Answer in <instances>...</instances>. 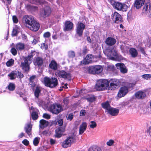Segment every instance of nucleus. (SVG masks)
Returning a JSON list of instances; mask_svg holds the SVG:
<instances>
[{
  "label": "nucleus",
  "instance_id": "11",
  "mask_svg": "<svg viewBox=\"0 0 151 151\" xmlns=\"http://www.w3.org/2000/svg\"><path fill=\"white\" fill-rule=\"evenodd\" d=\"M55 74L57 76L61 78L68 79V80H69L71 79L70 74L63 70H58L56 73Z\"/></svg>",
  "mask_w": 151,
  "mask_h": 151
},
{
  "label": "nucleus",
  "instance_id": "59",
  "mask_svg": "<svg viewBox=\"0 0 151 151\" xmlns=\"http://www.w3.org/2000/svg\"><path fill=\"white\" fill-rule=\"evenodd\" d=\"M41 47L42 49H44L46 50L47 49L48 47L47 45H46L45 43H42L41 44Z\"/></svg>",
  "mask_w": 151,
  "mask_h": 151
},
{
  "label": "nucleus",
  "instance_id": "38",
  "mask_svg": "<svg viewBox=\"0 0 151 151\" xmlns=\"http://www.w3.org/2000/svg\"><path fill=\"white\" fill-rule=\"evenodd\" d=\"M89 151H102L101 149L99 147L94 146L89 149Z\"/></svg>",
  "mask_w": 151,
  "mask_h": 151
},
{
  "label": "nucleus",
  "instance_id": "9",
  "mask_svg": "<svg viewBox=\"0 0 151 151\" xmlns=\"http://www.w3.org/2000/svg\"><path fill=\"white\" fill-rule=\"evenodd\" d=\"M103 68L101 65H95L91 67L89 69L88 72L92 74H99L102 72Z\"/></svg>",
  "mask_w": 151,
  "mask_h": 151
},
{
  "label": "nucleus",
  "instance_id": "8",
  "mask_svg": "<svg viewBox=\"0 0 151 151\" xmlns=\"http://www.w3.org/2000/svg\"><path fill=\"white\" fill-rule=\"evenodd\" d=\"M35 20L34 17L32 16L26 15L23 16L22 21L27 27V26L30 25Z\"/></svg>",
  "mask_w": 151,
  "mask_h": 151
},
{
  "label": "nucleus",
  "instance_id": "62",
  "mask_svg": "<svg viewBox=\"0 0 151 151\" xmlns=\"http://www.w3.org/2000/svg\"><path fill=\"white\" fill-rule=\"evenodd\" d=\"M42 134L45 135H49V131L48 130L44 131L42 132Z\"/></svg>",
  "mask_w": 151,
  "mask_h": 151
},
{
  "label": "nucleus",
  "instance_id": "64",
  "mask_svg": "<svg viewBox=\"0 0 151 151\" xmlns=\"http://www.w3.org/2000/svg\"><path fill=\"white\" fill-rule=\"evenodd\" d=\"M50 144L51 145H53L55 143V140L52 139H50Z\"/></svg>",
  "mask_w": 151,
  "mask_h": 151
},
{
  "label": "nucleus",
  "instance_id": "32",
  "mask_svg": "<svg viewBox=\"0 0 151 151\" xmlns=\"http://www.w3.org/2000/svg\"><path fill=\"white\" fill-rule=\"evenodd\" d=\"M129 52L132 57L135 58L137 56L138 53L136 49L134 48H132L129 50Z\"/></svg>",
  "mask_w": 151,
  "mask_h": 151
},
{
  "label": "nucleus",
  "instance_id": "33",
  "mask_svg": "<svg viewBox=\"0 0 151 151\" xmlns=\"http://www.w3.org/2000/svg\"><path fill=\"white\" fill-rule=\"evenodd\" d=\"M102 106L103 108L105 109L106 111L108 112L109 109L111 108L110 105L108 101L102 104Z\"/></svg>",
  "mask_w": 151,
  "mask_h": 151
},
{
  "label": "nucleus",
  "instance_id": "12",
  "mask_svg": "<svg viewBox=\"0 0 151 151\" xmlns=\"http://www.w3.org/2000/svg\"><path fill=\"white\" fill-rule=\"evenodd\" d=\"M110 83L109 88L111 89H114L116 87L119 86L121 84L120 81L117 79H112L109 81Z\"/></svg>",
  "mask_w": 151,
  "mask_h": 151
},
{
  "label": "nucleus",
  "instance_id": "47",
  "mask_svg": "<svg viewBox=\"0 0 151 151\" xmlns=\"http://www.w3.org/2000/svg\"><path fill=\"white\" fill-rule=\"evenodd\" d=\"M142 77L144 79L146 80H148L151 78V75L148 74H145L142 76Z\"/></svg>",
  "mask_w": 151,
  "mask_h": 151
},
{
  "label": "nucleus",
  "instance_id": "44",
  "mask_svg": "<svg viewBox=\"0 0 151 151\" xmlns=\"http://www.w3.org/2000/svg\"><path fill=\"white\" fill-rule=\"evenodd\" d=\"M91 124L90 125V127L92 129H93L94 128L96 127L97 126V124L95 122L93 121H91L90 122Z\"/></svg>",
  "mask_w": 151,
  "mask_h": 151
},
{
  "label": "nucleus",
  "instance_id": "41",
  "mask_svg": "<svg viewBox=\"0 0 151 151\" xmlns=\"http://www.w3.org/2000/svg\"><path fill=\"white\" fill-rule=\"evenodd\" d=\"M26 8L27 9H36L37 7L31 4H27L26 6Z\"/></svg>",
  "mask_w": 151,
  "mask_h": 151
},
{
  "label": "nucleus",
  "instance_id": "22",
  "mask_svg": "<svg viewBox=\"0 0 151 151\" xmlns=\"http://www.w3.org/2000/svg\"><path fill=\"white\" fill-rule=\"evenodd\" d=\"M32 3L34 4H39L42 7L47 6V3L44 0H33Z\"/></svg>",
  "mask_w": 151,
  "mask_h": 151
},
{
  "label": "nucleus",
  "instance_id": "26",
  "mask_svg": "<svg viewBox=\"0 0 151 151\" xmlns=\"http://www.w3.org/2000/svg\"><path fill=\"white\" fill-rule=\"evenodd\" d=\"M87 127V124L85 122H83L82 124L80 125L79 127V134H82L86 130Z\"/></svg>",
  "mask_w": 151,
  "mask_h": 151
},
{
  "label": "nucleus",
  "instance_id": "13",
  "mask_svg": "<svg viewBox=\"0 0 151 151\" xmlns=\"http://www.w3.org/2000/svg\"><path fill=\"white\" fill-rule=\"evenodd\" d=\"M85 27V25L82 22H78L76 25V32L79 36L81 37L82 35Z\"/></svg>",
  "mask_w": 151,
  "mask_h": 151
},
{
  "label": "nucleus",
  "instance_id": "60",
  "mask_svg": "<svg viewBox=\"0 0 151 151\" xmlns=\"http://www.w3.org/2000/svg\"><path fill=\"white\" fill-rule=\"evenodd\" d=\"M18 32L17 31V29H13L12 33V36H14L16 35Z\"/></svg>",
  "mask_w": 151,
  "mask_h": 151
},
{
  "label": "nucleus",
  "instance_id": "10",
  "mask_svg": "<svg viewBox=\"0 0 151 151\" xmlns=\"http://www.w3.org/2000/svg\"><path fill=\"white\" fill-rule=\"evenodd\" d=\"M40 27L39 23L35 19L30 25L27 26V28L32 31L36 32L39 29Z\"/></svg>",
  "mask_w": 151,
  "mask_h": 151
},
{
  "label": "nucleus",
  "instance_id": "57",
  "mask_svg": "<svg viewBox=\"0 0 151 151\" xmlns=\"http://www.w3.org/2000/svg\"><path fill=\"white\" fill-rule=\"evenodd\" d=\"M22 143L26 146H27L29 144V141L27 139H24L22 142Z\"/></svg>",
  "mask_w": 151,
  "mask_h": 151
},
{
  "label": "nucleus",
  "instance_id": "25",
  "mask_svg": "<svg viewBox=\"0 0 151 151\" xmlns=\"http://www.w3.org/2000/svg\"><path fill=\"white\" fill-rule=\"evenodd\" d=\"M51 12L50 10H42L40 13V16L45 18L48 17L50 14Z\"/></svg>",
  "mask_w": 151,
  "mask_h": 151
},
{
  "label": "nucleus",
  "instance_id": "45",
  "mask_svg": "<svg viewBox=\"0 0 151 151\" xmlns=\"http://www.w3.org/2000/svg\"><path fill=\"white\" fill-rule=\"evenodd\" d=\"M74 115L73 113L67 115L66 116V119L68 120L71 121L73 118Z\"/></svg>",
  "mask_w": 151,
  "mask_h": 151
},
{
  "label": "nucleus",
  "instance_id": "23",
  "mask_svg": "<svg viewBox=\"0 0 151 151\" xmlns=\"http://www.w3.org/2000/svg\"><path fill=\"white\" fill-rule=\"evenodd\" d=\"M135 97L139 99H142L145 97L146 94L145 92L142 91H139L135 94Z\"/></svg>",
  "mask_w": 151,
  "mask_h": 151
},
{
  "label": "nucleus",
  "instance_id": "28",
  "mask_svg": "<svg viewBox=\"0 0 151 151\" xmlns=\"http://www.w3.org/2000/svg\"><path fill=\"white\" fill-rule=\"evenodd\" d=\"M91 55H88L81 62V64L83 65H86L88 64L92 60Z\"/></svg>",
  "mask_w": 151,
  "mask_h": 151
},
{
  "label": "nucleus",
  "instance_id": "4",
  "mask_svg": "<svg viewBox=\"0 0 151 151\" xmlns=\"http://www.w3.org/2000/svg\"><path fill=\"white\" fill-rule=\"evenodd\" d=\"M44 82L46 86L53 88L57 85L58 81L57 78H55L52 77L50 79L45 77L44 78Z\"/></svg>",
  "mask_w": 151,
  "mask_h": 151
},
{
  "label": "nucleus",
  "instance_id": "39",
  "mask_svg": "<svg viewBox=\"0 0 151 151\" xmlns=\"http://www.w3.org/2000/svg\"><path fill=\"white\" fill-rule=\"evenodd\" d=\"M32 118L34 120L37 119L38 118V113L36 111H33L31 114Z\"/></svg>",
  "mask_w": 151,
  "mask_h": 151
},
{
  "label": "nucleus",
  "instance_id": "40",
  "mask_svg": "<svg viewBox=\"0 0 151 151\" xmlns=\"http://www.w3.org/2000/svg\"><path fill=\"white\" fill-rule=\"evenodd\" d=\"M15 88V85L13 83H10L8 86V88L10 91H13L14 90Z\"/></svg>",
  "mask_w": 151,
  "mask_h": 151
},
{
  "label": "nucleus",
  "instance_id": "36",
  "mask_svg": "<svg viewBox=\"0 0 151 151\" xmlns=\"http://www.w3.org/2000/svg\"><path fill=\"white\" fill-rule=\"evenodd\" d=\"M36 76L35 75L32 76L30 77L29 78V84H30L32 87L34 86L35 84L34 82V80Z\"/></svg>",
  "mask_w": 151,
  "mask_h": 151
},
{
  "label": "nucleus",
  "instance_id": "56",
  "mask_svg": "<svg viewBox=\"0 0 151 151\" xmlns=\"http://www.w3.org/2000/svg\"><path fill=\"white\" fill-rule=\"evenodd\" d=\"M43 117L47 119H49L50 118V115L47 114L45 113L43 114Z\"/></svg>",
  "mask_w": 151,
  "mask_h": 151
},
{
  "label": "nucleus",
  "instance_id": "2",
  "mask_svg": "<svg viewBox=\"0 0 151 151\" xmlns=\"http://www.w3.org/2000/svg\"><path fill=\"white\" fill-rule=\"evenodd\" d=\"M32 55H29L24 57L23 60L21 62L20 67L23 70L26 72H28L29 69V65L32 62Z\"/></svg>",
  "mask_w": 151,
  "mask_h": 151
},
{
  "label": "nucleus",
  "instance_id": "20",
  "mask_svg": "<svg viewBox=\"0 0 151 151\" xmlns=\"http://www.w3.org/2000/svg\"><path fill=\"white\" fill-rule=\"evenodd\" d=\"M73 27V23L69 21L65 22V24L64 30L65 31H69L71 30Z\"/></svg>",
  "mask_w": 151,
  "mask_h": 151
},
{
  "label": "nucleus",
  "instance_id": "42",
  "mask_svg": "<svg viewBox=\"0 0 151 151\" xmlns=\"http://www.w3.org/2000/svg\"><path fill=\"white\" fill-rule=\"evenodd\" d=\"M14 60L11 59L7 62L6 65L8 67H10L14 64Z\"/></svg>",
  "mask_w": 151,
  "mask_h": 151
},
{
  "label": "nucleus",
  "instance_id": "18",
  "mask_svg": "<svg viewBox=\"0 0 151 151\" xmlns=\"http://www.w3.org/2000/svg\"><path fill=\"white\" fill-rule=\"evenodd\" d=\"M116 66L117 69H119L121 72L123 73H125L127 72V70L126 66L123 63H118L116 64Z\"/></svg>",
  "mask_w": 151,
  "mask_h": 151
},
{
  "label": "nucleus",
  "instance_id": "21",
  "mask_svg": "<svg viewBox=\"0 0 151 151\" xmlns=\"http://www.w3.org/2000/svg\"><path fill=\"white\" fill-rule=\"evenodd\" d=\"M107 113L112 116L117 115L119 113V110L118 109L111 107Z\"/></svg>",
  "mask_w": 151,
  "mask_h": 151
},
{
  "label": "nucleus",
  "instance_id": "37",
  "mask_svg": "<svg viewBox=\"0 0 151 151\" xmlns=\"http://www.w3.org/2000/svg\"><path fill=\"white\" fill-rule=\"evenodd\" d=\"M41 91V89L39 87H37L36 88L34 93L35 96L37 98H38Z\"/></svg>",
  "mask_w": 151,
  "mask_h": 151
},
{
  "label": "nucleus",
  "instance_id": "5",
  "mask_svg": "<svg viewBox=\"0 0 151 151\" xmlns=\"http://www.w3.org/2000/svg\"><path fill=\"white\" fill-rule=\"evenodd\" d=\"M63 110V106L60 104L52 105L49 108V111L52 113L58 114Z\"/></svg>",
  "mask_w": 151,
  "mask_h": 151
},
{
  "label": "nucleus",
  "instance_id": "34",
  "mask_svg": "<svg viewBox=\"0 0 151 151\" xmlns=\"http://www.w3.org/2000/svg\"><path fill=\"white\" fill-rule=\"evenodd\" d=\"M120 48L123 52H127L129 49V47L126 46V45L124 43L122 44L121 45Z\"/></svg>",
  "mask_w": 151,
  "mask_h": 151
},
{
  "label": "nucleus",
  "instance_id": "51",
  "mask_svg": "<svg viewBox=\"0 0 151 151\" xmlns=\"http://www.w3.org/2000/svg\"><path fill=\"white\" fill-rule=\"evenodd\" d=\"M87 101L90 102H93L95 99V97L94 96H92L86 99Z\"/></svg>",
  "mask_w": 151,
  "mask_h": 151
},
{
  "label": "nucleus",
  "instance_id": "46",
  "mask_svg": "<svg viewBox=\"0 0 151 151\" xmlns=\"http://www.w3.org/2000/svg\"><path fill=\"white\" fill-rule=\"evenodd\" d=\"M17 50L15 47H12L11 49V52L13 55H15L17 53Z\"/></svg>",
  "mask_w": 151,
  "mask_h": 151
},
{
  "label": "nucleus",
  "instance_id": "48",
  "mask_svg": "<svg viewBox=\"0 0 151 151\" xmlns=\"http://www.w3.org/2000/svg\"><path fill=\"white\" fill-rule=\"evenodd\" d=\"M68 55L69 58H73L75 56V53L73 51H70L68 52Z\"/></svg>",
  "mask_w": 151,
  "mask_h": 151
},
{
  "label": "nucleus",
  "instance_id": "35",
  "mask_svg": "<svg viewBox=\"0 0 151 151\" xmlns=\"http://www.w3.org/2000/svg\"><path fill=\"white\" fill-rule=\"evenodd\" d=\"M143 0H136L134 4V6L136 7L137 9H139L141 6L142 3L141 2H142Z\"/></svg>",
  "mask_w": 151,
  "mask_h": 151
},
{
  "label": "nucleus",
  "instance_id": "53",
  "mask_svg": "<svg viewBox=\"0 0 151 151\" xmlns=\"http://www.w3.org/2000/svg\"><path fill=\"white\" fill-rule=\"evenodd\" d=\"M114 66L111 65H108L107 69L108 70L113 71L114 69Z\"/></svg>",
  "mask_w": 151,
  "mask_h": 151
},
{
  "label": "nucleus",
  "instance_id": "6",
  "mask_svg": "<svg viewBox=\"0 0 151 151\" xmlns=\"http://www.w3.org/2000/svg\"><path fill=\"white\" fill-rule=\"evenodd\" d=\"M8 76L10 80H13L16 78L21 79L24 77V75L22 72L18 70H14L9 73Z\"/></svg>",
  "mask_w": 151,
  "mask_h": 151
},
{
  "label": "nucleus",
  "instance_id": "43",
  "mask_svg": "<svg viewBox=\"0 0 151 151\" xmlns=\"http://www.w3.org/2000/svg\"><path fill=\"white\" fill-rule=\"evenodd\" d=\"M40 138L39 137H36L34 139L33 141V144L35 146H37L39 144Z\"/></svg>",
  "mask_w": 151,
  "mask_h": 151
},
{
  "label": "nucleus",
  "instance_id": "52",
  "mask_svg": "<svg viewBox=\"0 0 151 151\" xmlns=\"http://www.w3.org/2000/svg\"><path fill=\"white\" fill-rule=\"evenodd\" d=\"M144 13L146 14L150 17H151V10H144Z\"/></svg>",
  "mask_w": 151,
  "mask_h": 151
},
{
  "label": "nucleus",
  "instance_id": "17",
  "mask_svg": "<svg viewBox=\"0 0 151 151\" xmlns=\"http://www.w3.org/2000/svg\"><path fill=\"white\" fill-rule=\"evenodd\" d=\"M65 127H60L57 129L55 131V137L57 138H60L64 132L65 131Z\"/></svg>",
  "mask_w": 151,
  "mask_h": 151
},
{
  "label": "nucleus",
  "instance_id": "3",
  "mask_svg": "<svg viewBox=\"0 0 151 151\" xmlns=\"http://www.w3.org/2000/svg\"><path fill=\"white\" fill-rule=\"evenodd\" d=\"M109 1L114 9H127L129 8V6L125 3H122L115 0H108Z\"/></svg>",
  "mask_w": 151,
  "mask_h": 151
},
{
  "label": "nucleus",
  "instance_id": "27",
  "mask_svg": "<svg viewBox=\"0 0 151 151\" xmlns=\"http://www.w3.org/2000/svg\"><path fill=\"white\" fill-rule=\"evenodd\" d=\"M34 64L35 65L38 66H41L43 63V61L42 58L38 57L37 58L34 62Z\"/></svg>",
  "mask_w": 151,
  "mask_h": 151
},
{
  "label": "nucleus",
  "instance_id": "24",
  "mask_svg": "<svg viewBox=\"0 0 151 151\" xmlns=\"http://www.w3.org/2000/svg\"><path fill=\"white\" fill-rule=\"evenodd\" d=\"M58 64L54 60H52L49 65V68L53 70H56L58 69Z\"/></svg>",
  "mask_w": 151,
  "mask_h": 151
},
{
  "label": "nucleus",
  "instance_id": "16",
  "mask_svg": "<svg viewBox=\"0 0 151 151\" xmlns=\"http://www.w3.org/2000/svg\"><path fill=\"white\" fill-rule=\"evenodd\" d=\"M112 18L113 19H115L114 22L115 23L118 24L121 22L122 20V17L121 15L117 13L114 12L111 15Z\"/></svg>",
  "mask_w": 151,
  "mask_h": 151
},
{
  "label": "nucleus",
  "instance_id": "55",
  "mask_svg": "<svg viewBox=\"0 0 151 151\" xmlns=\"http://www.w3.org/2000/svg\"><path fill=\"white\" fill-rule=\"evenodd\" d=\"M50 36V34L49 32H47L45 33L43 35V36L45 38H48Z\"/></svg>",
  "mask_w": 151,
  "mask_h": 151
},
{
  "label": "nucleus",
  "instance_id": "19",
  "mask_svg": "<svg viewBox=\"0 0 151 151\" xmlns=\"http://www.w3.org/2000/svg\"><path fill=\"white\" fill-rule=\"evenodd\" d=\"M116 41L115 39L111 37H108L106 39L105 43L108 45L112 46L115 44Z\"/></svg>",
  "mask_w": 151,
  "mask_h": 151
},
{
  "label": "nucleus",
  "instance_id": "14",
  "mask_svg": "<svg viewBox=\"0 0 151 151\" xmlns=\"http://www.w3.org/2000/svg\"><path fill=\"white\" fill-rule=\"evenodd\" d=\"M107 56L110 60H115L117 56L116 50L114 48H112L110 51L109 52Z\"/></svg>",
  "mask_w": 151,
  "mask_h": 151
},
{
  "label": "nucleus",
  "instance_id": "1",
  "mask_svg": "<svg viewBox=\"0 0 151 151\" xmlns=\"http://www.w3.org/2000/svg\"><path fill=\"white\" fill-rule=\"evenodd\" d=\"M109 82L106 79H100L97 81L95 86L97 91H103L109 87Z\"/></svg>",
  "mask_w": 151,
  "mask_h": 151
},
{
  "label": "nucleus",
  "instance_id": "15",
  "mask_svg": "<svg viewBox=\"0 0 151 151\" xmlns=\"http://www.w3.org/2000/svg\"><path fill=\"white\" fill-rule=\"evenodd\" d=\"M128 90L126 86L121 87L118 93V96L119 97L121 98L125 96L128 92Z\"/></svg>",
  "mask_w": 151,
  "mask_h": 151
},
{
  "label": "nucleus",
  "instance_id": "58",
  "mask_svg": "<svg viewBox=\"0 0 151 151\" xmlns=\"http://www.w3.org/2000/svg\"><path fill=\"white\" fill-rule=\"evenodd\" d=\"M69 102V100L67 98H64L63 100V102L64 104L65 105H67L68 104Z\"/></svg>",
  "mask_w": 151,
  "mask_h": 151
},
{
  "label": "nucleus",
  "instance_id": "31",
  "mask_svg": "<svg viewBox=\"0 0 151 151\" xmlns=\"http://www.w3.org/2000/svg\"><path fill=\"white\" fill-rule=\"evenodd\" d=\"M40 127L41 128H43L48 126L49 124L48 122L44 119L41 120L40 121Z\"/></svg>",
  "mask_w": 151,
  "mask_h": 151
},
{
  "label": "nucleus",
  "instance_id": "30",
  "mask_svg": "<svg viewBox=\"0 0 151 151\" xmlns=\"http://www.w3.org/2000/svg\"><path fill=\"white\" fill-rule=\"evenodd\" d=\"M15 47L18 51L22 50H23L24 48V45L22 43H18L16 44Z\"/></svg>",
  "mask_w": 151,
  "mask_h": 151
},
{
  "label": "nucleus",
  "instance_id": "50",
  "mask_svg": "<svg viewBox=\"0 0 151 151\" xmlns=\"http://www.w3.org/2000/svg\"><path fill=\"white\" fill-rule=\"evenodd\" d=\"M151 9V6H150V3H148L146 4L143 8V9Z\"/></svg>",
  "mask_w": 151,
  "mask_h": 151
},
{
  "label": "nucleus",
  "instance_id": "63",
  "mask_svg": "<svg viewBox=\"0 0 151 151\" xmlns=\"http://www.w3.org/2000/svg\"><path fill=\"white\" fill-rule=\"evenodd\" d=\"M88 51V50L87 49L86 47H84L83 48V50L82 53L83 55H85L87 52Z\"/></svg>",
  "mask_w": 151,
  "mask_h": 151
},
{
  "label": "nucleus",
  "instance_id": "7",
  "mask_svg": "<svg viewBox=\"0 0 151 151\" xmlns=\"http://www.w3.org/2000/svg\"><path fill=\"white\" fill-rule=\"evenodd\" d=\"M76 137H67L62 143V146L64 148H66L71 146V144L75 142Z\"/></svg>",
  "mask_w": 151,
  "mask_h": 151
},
{
  "label": "nucleus",
  "instance_id": "29",
  "mask_svg": "<svg viewBox=\"0 0 151 151\" xmlns=\"http://www.w3.org/2000/svg\"><path fill=\"white\" fill-rule=\"evenodd\" d=\"M24 129L26 133L29 136L31 135L32 126L30 123L27 124V126L25 127Z\"/></svg>",
  "mask_w": 151,
  "mask_h": 151
},
{
  "label": "nucleus",
  "instance_id": "61",
  "mask_svg": "<svg viewBox=\"0 0 151 151\" xmlns=\"http://www.w3.org/2000/svg\"><path fill=\"white\" fill-rule=\"evenodd\" d=\"M58 122L59 125L60 126H61L63 124V119H61L59 120L58 121Z\"/></svg>",
  "mask_w": 151,
  "mask_h": 151
},
{
  "label": "nucleus",
  "instance_id": "49",
  "mask_svg": "<svg viewBox=\"0 0 151 151\" xmlns=\"http://www.w3.org/2000/svg\"><path fill=\"white\" fill-rule=\"evenodd\" d=\"M114 141L112 139H110L108 141L106 142V144L109 146H111L114 145Z\"/></svg>",
  "mask_w": 151,
  "mask_h": 151
},
{
  "label": "nucleus",
  "instance_id": "54",
  "mask_svg": "<svg viewBox=\"0 0 151 151\" xmlns=\"http://www.w3.org/2000/svg\"><path fill=\"white\" fill-rule=\"evenodd\" d=\"M12 19L13 22L15 23H17L18 22L17 18L16 16H12Z\"/></svg>",
  "mask_w": 151,
  "mask_h": 151
}]
</instances>
